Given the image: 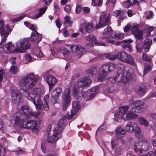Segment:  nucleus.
<instances>
[{"mask_svg": "<svg viewBox=\"0 0 156 156\" xmlns=\"http://www.w3.org/2000/svg\"><path fill=\"white\" fill-rule=\"evenodd\" d=\"M129 103L133 106V108L130 111H128L129 108V105L121 106L119 108V111L114 114L115 120L117 122H120L122 119L126 121L136 118L137 115L133 112V109L139 111L144 109L147 107L146 103L139 100L134 101L131 99L129 101Z\"/></svg>", "mask_w": 156, "mask_h": 156, "instance_id": "obj_1", "label": "nucleus"}, {"mask_svg": "<svg viewBox=\"0 0 156 156\" xmlns=\"http://www.w3.org/2000/svg\"><path fill=\"white\" fill-rule=\"evenodd\" d=\"M23 115L17 114L14 117L15 123L22 127L30 129L33 133H37L38 132L39 126L37 123L33 120L27 121L23 119Z\"/></svg>", "mask_w": 156, "mask_h": 156, "instance_id": "obj_2", "label": "nucleus"}, {"mask_svg": "<svg viewBox=\"0 0 156 156\" xmlns=\"http://www.w3.org/2000/svg\"><path fill=\"white\" fill-rule=\"evenodd\" d=\"M91 80L87 77H84L79 79L75 85L73 94L74 96L77 95L80 91L83 88L89 87L91 84Z\"/></svg>", "mask_w": 156, "mask_h": 156, "instance_id": "obj_3", "label": "nucleus"}, {"mask_svg": "<svg viewBox=\"0 0 156 156\" xmlns=\"http://www.w3.org/2000/svg\"><path fill=\"white\" fill-rule=\"evenodd\" d=\"M115 65L113 63L105 64L101 66L100 68L99 74L98 75V81H104L106 75L109 72L114 70Z\"/></svg>", "mask_w": 156, "mask_h": 156, "instance_id": "obj_4", "label": "nucleus"}, {"mask_svg": "<svg viewBox=\"0 0 156 156\" xmlns=\"http://www.w3.org/2000/svg\"><path fill=\"white\" fill-rule=\"evenodd\" d=\"M30 44L28 40L25 39H21L17 41L15 44V48L13 52L17 53H24L29 49Z\"/></svg>", "mask_w": 156, "mask_h": 156, "instance_id": "obj_5", "label": "nucleus"}, {"mask_svg": "<svg viewBox=\"0 0 156 156\" xmlns=\"http://www.w3.org/2000/svg\"><path fill=\"white\" fill-rule=\"evenodd\" d=\"M11 30L12 29L9 25H7L5 27L3 21L2 20H0V35L2 37V41L0 43V48H3V44L5 42L6 38L7 37Z\"/></svg>", "mask_w": 156, "mask_h": 156, "instance_id": "obj_6", "label": "nucleus"}, {"mask_svg": "<svg viewBox=\"0 0 156 156\" xmlns=\"http://www.w3.org/2000/svg\"><path fill=\"white\" fill-rule=\"evenodd\" d=\"M38 79L37 77L34 76L33 73H31L20 80L19 84L21 87H25L29 84V88L30 89L33 87Z\"/></svg>", "mask_w": 156, "mask_h": 156, "instance_id": "obj_7", "label": "nucleus"}, {"mask_svg": "<svg viewBox=\"0 0 156 156\" xmlns=\"http://www.w3.org/2000/svg\"><path fill=\"white\" fill-rule=\"evenodd\" d=\"M25 25L30 29L33 30L30 37L31 41L38 42L40 41L42 39L41 35L36 31L37 28L35 25L30 24L27 22H24Z\"/></svg>", "mask_w": 156, "mask_h": 156, "instance_id": "obj_8", "label": "nucleus"}, {"mask_svg": "<svg viewBox=\"0 0 156 156\" xmlns=\"http://www.w3.org/2000/svg\"><path fill=\"white\" fill-rule=\"evenodd\" d=\"M150 144L147 141L143 140L137 141L134 144V150L137 154H141L143 151H146L150 147Z\"/></svg>", "mask_w": 156, "mask_h": 156, "instance_id": "obj_9", "label": "nucleus"}, {"mask_svg": "<svg viewBox=\"0 0 156 156\" xmlns=\"http://www.w3.org/2000/svg\"><path fill=\"white\" fill-rule=\"evenodd\" d=\"M71 92L70 89L67 87L65 89L63 93L62 100L63 101V109L64 110L66 109L71 101Z\"/></svg>", "mask_w": 156, "mask_h": 156, "instance_id": "obj_10", "label": "nucleus"}, {"mask_svg": "<svg viewBox=\"0 0 156 156\" xmlns=\"http://www.w3.org/2000/svg\"><path fill=\"white\" fill-rule=\"evenodd\" d=\"M23 95L28 100L32 101L34 105L37 109H41L42 107V102L41 99V97H34L30 96V94L25 91L23 93Z\"/></svg>", "mask_w": 156, "mask_h": 156, "instance_id": "obj_11", "label": "nucleus"}, {"mask_svg": "<svg viewBox=\"0 0 156 156\" xmlns=\"http://www.w3.org/2000/svg\"><path fill=\"white\" fill-rule=\"evenodd\" d=\"M69 48L75 58L77 59L80 58L84 51V48L80 45H71Z\"/></svg>", "mask_w": 156, "mask_h": 156, "instance_id": "obj_12", "label": "nucleus"}, {"mask_svg": "<svg viewBox=\"0 0 156 156\" xmlns=\"http://www.w3.org/2000/svg\"><path fill=\"white\" fill-rule=\"evenodd\" d=\"M118 58L122 61L131 65L136 66V63L133 58L130 55L122 51L118 54Z\"/></svg>", "mask_w": 156, "mask_h": 156, "instance_id": "obj_13", "label": "nucleus"}, {"mask_svg": "<svg viewBox=\"0 0 156 156\" xmlns=\"http://www.w3.org/2000/svg\"><path fill=\"white\" fill-rule=\"evenodd\" d=\"M111 24V19L109 13H103L100 17L98 23V29L104 27L107 25Z\"/></svg>", "mask_w": 156, "mask_h": 156, "instance_id": "obj_14", "label": "nucleus"}, {"mask_svg": "<svg viewBox=\"0 0 156 156\" xmlns=\"http://www.w3.org/2000/svg\"><path fill=\"white\" fill-rule=\"evenodd\" d=\"M133 78L132 73L128 71L124 72L119 80V84L122 86H124L126 83L131 81Z\"/></svg>", "mask_w": 156, "mask_h": 156, "instance_id": "obj_15", "label": "nucleus"}, {"mask_svg": "<svg viewBox=\"0 0 156 156\" xmlns=\"http://www.w3.org/2000/svg\"><path fill=\"white\" fill-rule=\"evenodd\" d=\"M62 92V89L57 87L54 89L51 94V101L53 104L57 103L59 101V96Z\"/></svg>", "mask_w": 156, "mask_h": 156, "instance_id": "obj_16", "label": "nucleus"}, {"mask_svg": "<svg viewBox=\"0 0 156 156\" xmlns=\"http://www.w3.org/2000/svg\"><path fill=\"white\" fill-rule=\"evenodd\" d=\"M93 30V27L92 23H84L83 24L80 29V31L82 33L86 32H91Z\"/></svg>", "mask_w": 156, "mask_h": 156, "instance_id": "obj_17", "label": "nucleus"}, {"mask_svg": "<svg viewBox=\"0 0 156 156\" xmlns=\"http://www.w3.org/2000/svg\"><path fill=\"white\" fill-rule=\"evenodd\" d=\"M12 99L15 103H20L22 101V96L19 91H13L11 94Z\"/></svg>", "mask_w": 156, "mask_h": 156, "instance_id": "obj_18", "label": "nucleus"}, {"mask_svg": "<svg viewBox=\"0 0 156 156\" xmlns=\"http://www.w3.org/2000/svg\"><path fill=\"white\" fill-rule=\"evenodd\" d=\"M72 103V109L70 116V118L71 119L73 118L74 115L76 114L80 108V103L79 102L73 101Z\"/></svg>", "mask_w": 156, "mask_h": 156, "instance_id": "obj_19", "label": "nucleus"}, {"mask_svg": "<svg viewBox=\"0 0 156 156\" xmlns=\"http://www.w3.org/2000/svg\"><path fill=\"white\" fill-rule=\"evenodd\" d=\"M138 24L134 25L132 28V32L134 34L136 38L140 39L142 38V32L141 31L138 30Z\"/></svg>", "mask_w": 156, "mask_h": 156, "instance_id": "obj_20", "label": "nucleus"}, {"mask_svg": "<svg viewBox=\"0 0 156 156\" xmlns=\"http://www.w3.org/2000/svg\"><path fill=\"white\" fill-rule=\"evenodd\" d=\"M21 111L23 112V114L21 113V112H18L16 113L13 116V120H14V117L17 114H20L23 115L22 116V118L23 119V115L25 116L26 117H30V112L31 111V110L27 106H23L21 108Z\"/></svg>", "mask_w": 156, "mask_h": 156, "instance_id": "obj_21", "label": "nucleus"}, {"mask_svg": "<svg viewBox=\"0 0 156 156\" xmlns=\"http://www.w3.org/2000/svg\"><path fill=\"white\" fill-rule=\"evenodd\" d=\"M70 51L64 47L60 48V53L59 57L61 58L66 59L69 56Z\"/></svg>", "mask_w": 156, "mask_h": 156, "instance_id": "obj_22", "label": "nucleus"}, {"mask_svg": "<svg viewBox=\"0 0 156 156\" xmlns=\"http://www.w3.org/2000/svg\"><path fill=\"white\" fill-rule=\"evenodd\" d=\"M114 34L112 32V29L110 27L108 26L104 30L103 32V38L107 40L108 38L110 37L111 39L113 38Z\"/></svg>", "mask_w": 156, "mask_h": 156, "instance_id": "obj_23", "label": "nucleus"}, {"mask_svg": "<svg viewBox=\"0 0 156 156\" xmlns=\"http://www.w3.org/2000/svg\"><path fill=\"white\" fill-rule=\"evenodd\" d=\"M136 93L140 96H144L147 91L145 86L143 84H140L136 89Z\"/></svg>", "mask_w": 156, "mask_h": 156, "instance_id": "obj_24", "label": "nucleus"}, {"mask_svg": "<svg viewBox=\"0 0 156 156\" xmlns=\"http://www.w3.org/2000/svg\"><path fill=\"white\" fill-rule=\"evenodd\" d=\"M136 123L133 122H128L125 126L126 130L130 133L133 132L134 128L136 127Z\"/></svg>", "mask_w": 156, "mask_h": 156, "instance_id": "obj_25", "label": "nucleus"}, {"mask_svg": "<svg viewBox=\"0 0 156 156\" xmlns=\"http://www.w3.org/2000/svg\"><path fill=\"white\" fill-rule=\"evenodd\" d=\"M45 80L48 85H55L57 82L56 78L51 75L47 76Z\"/></svg>", "mask_w": 156, "mask_h": 156, "instance_id": "obj_26", "label": "nucleus"}, {"mask_svg": "<svg viewBox=\"0 0 156 156\" xmlns=\"http://www.w3.org/2000/svg\"><path fill=\"white\" fill-rule=\"evenodd\" d=\"M114 39H111L110 37H109L107 40V41L109 43L114 44L117 45H119L121 43H131L132 42V41L129 39L121 41L115 42Z\"/></svg>", "mask_w": 156, "mask_h": 156, "instance_id": "obj_27", "label": "nucleus"}, {"mask_svg": "<svg viewBox=\"0 0 156 156\" xmlns=\"http://www.w3.org/2000/svg\"><path fill=\"white\" fill-rule=\"evenodd\" d=\"M60 133H55V130H54V134L51 137H48L47 139V140L49 143H52L56 142L59 138V134Z\"/></svg>", "mask_w": 156, "mask_h": 156, "instance_id": "obj_28", "label": "nucleus"}, {"mask_svg": "<svg viewBox=\"0 0 156 156\" xmlns=\"http://www.w3.org/2000/svg\"><path fill=\"white\" fill-rule=\"evenodd\" d=\"M152 41L151 39H146L144 41L143 48L145 52H148L152 44Z\"/></svg>", "mask_w": 156, "mask_h": 156, "instance_id": "obj_29", "label": "nucleus"}, {"mask_svg": "<svg viewBox=\"0 0 156 156\" xmlns=\"http://www.w3.org/2000/svg\"><path fill=\"white\" fill-rule=\"evenodd\" d=\"M115 132L119 139H121L123 135L126 133V130L121 126L117 127L115 130Z\"/></svg>", "mask_w": 156, "mask_h": 156, "instance_id": "obj_30", "label": "nucleus"}, {"mask_svg": "<svg viewBox=\"0 0 156 156\" xmlns=\"http://www.w3.org/2000/svg\"><path fill=\"white\" fill-rule=\"evenodd\" d=\"M64 121L63 119H60L58 122V125L55 128V133H61L62 130V127L63 125Z\"/></svg>", "mask_w": 156, "mask_h": 156, "instance_id": "obj_31", "label": "nucleus"}, {"mask_svg": "<svg viewBox=\"0 0 156 156\" xmlns=\"http://www.w3.org/2000/svg\"><path fill=\"white\" fill-rule=\"evenodd\" d=\"M26 91L28 92L30 94V95L31 94L34 95V97H41L43 94L41 91V90L39 88H34L33 89L31 93H30L27 90H24V92Z\"/></svg>", "mask_w": 156, "mask_h": 156, "instance_id": "obj_32", "label": "nucleus"}, {"mask_svg": "<svg viewBox=\"0 0 156 156\" xmlns=\"http://www.w3.org/2000/svg\"><path fill=\"white\" fill-rule=\"evenodd\" d=\"M86 40L88 41H91L96 46L98 43L97 41V37L93 34H90L85 37Z\"/></svg>", "mask_w": 156, "mask_h": 156, "instance_id": "obj_33", "label": "nucleus"}, {"mask_svg": "<svg viewBox=\"0 0 156 156\" xmlns=\"http://www.w3.org/2000/svg\"><path fill=\"white\" fill-rule=\"evenodd\" d=\"M64 23L65 26L67 27H71L73 23V22L71 20L70 16L68 15L64 17Z\"/></svg>", "mask_w": 156, "mask_h": 156, "instance_id": "obj_34", "label": "nucleus"}, {"mask_svg": "<svg viewBox=\"0 0 156 156\" xmlns=\"http://www.w3.org/2000/svg\"><path fill=\"white\" fill-rule=\"evenodd\" d=\"M5 48L6 50V52L15 53L13 52L14 49V45L12 44V42H9L7 43L5 46Z\"/></svg>", "mask_w": 156, "mask_h": 156, "instance_id": "obj_35", "label": "nucleus"}, {"mask_svg": "<svg viewBox=\"0 0 156 156\" xmlns=\"http://www.w3.org/2000/svg\"><path fill=\"white\" fill-rule=\"evenodd\" d=\"M138 120L139 122L141 125H144L146 127L148 126H149L148 122L143 117L140 116L138 117Z\"/></svg>", "mask_w": 156, "mask_h": 156, "instance_id": "obj_36", "label": "nucleus"}, {"mask_svg": "<svg viewBox=\"0 0 156 156\" xmlns=\"http://www.w3.org/2000/svg\"><path fill=\"white\" fill-rule=\"evenodd\" d=\"M47 8L48 7L46 6H45L43 8H40L39 10V13L35 15V17L36 18H38L40 17L45 12Z\"/></svg>", "mask_w": 156, "mask_h": 156, "instance_id": "obj_37", "label": "nucleus"}, {"mask_svg": "<svg viewBox=\"0 0 156 156\" xmlns=\"http://www.w3.org/2000/svg\"><path fill=\"white\" fill-rule=\"evenodd\" d=\"M133 132H134L136 135L137 136L140 138L142 136L141 135V129L140 127L136 124V127H135Z\"/></svg>", "mask_w": 156, "mask_h": 156, "instance_id": "obj_38", "label": "nucleus"}, {"mask_svg": "<svg viewBox=\"0 0 156 156\" xmlns=\"http://www.w3.org/2000/svg\"><path fill=\"white\" fill-rule=\"evenodd\" d=\"M34 55L33 54L31 55L29 54H26L25 55V59L28 62L33 61L35 60V59H34Z\"/></svg>", "mask_w": 156, "mask_h": 156, "instance_id": "obj_39", "label": "nucleus"}, {"mask_svg": "<svg viewBox=\"0 0 156 156\" xmlns=\"http://www.w3.org/2000/svg\"><path fill=\"white\" fill-rule=\"evenodd\" d=\"M97 72V69L96 67H92L88 70V73L90 76H94Z\"/></svg>", "mask_w": 156, "mask_h": 156, "instance_id": "obj_40", "label": "nucleus"}, {"mask_svg": "<svg viewBox=\"0 0 156 156\" xmlns=\"http://www.w3.org/2000/svg\"><path fill=\"white\" fill-rule=\"evenodd\" d=\"M34 55V59H35V60H38V58L42 57L44 56L43 53L41 51L36 52Z\"/></svg>", "mask_w": 156, "mask_h": 156, "instance_id": "obj_41", "label": "nucleus"}, {"mask_svg": "<svg viewBox=\"0 0 156 156\" xmlns=\"http://www.w3.org/2000/svg\"><path fill=\"white\" fill-rule=\"evenodd\" d=\"M151 69V64L150 63L149 64L145 63L144 66V75L146 73L150 71Z\"/></svg>", "mask_w": 156, "mask_h": 156, "instance_id": "obj_42", "label": "nucleus"}, {"mask_svg": "<svg viewBox=\"0 0 156 156\" xmlns=\"http://www.w3.org/2000/svg\"><path fill=\"white\" fill-rule=\"evenodd\" d=\"M106 57L110 60H114L116 58H118V54L112 55L110 53L107 54L106 55Z\"/></svg>", "mask_w": 156, "mask_h": 156, "instance_id": "obj_43", "label": "nucleus"}, {"mask_svg": "<svg viewBox=\"0 0 156 156\" xmlns=\"http://www.w3.org/2000/svg\"><path fill=\"white\" fill-rule=\"evenodd\" d=\"M51 53L53 55H58L59 57V54L60 53V48L59 49H57L56 48H50Z\"/></svg>", "mask_w": 156, "mask_h": 156, "instance_id": "obj_44", "label": "nucleus"}, {"mask_svg": "<svg viewBox=\"0 0 156 156\" xmlns=\"http://www.w3.org/2000/svg\"><path fill=\"white\" fill-rule=\"evenodd\" d=\"M124 37V35L123 34H115L113 35V38L116 40L122 39Z\"/></svg>", "mask_w": 156, "mask_h": 156, "instance_id": "obj_45", "label": "nucleus"}, {"mask_svg": "<svg viewBox=\"0 0 156 156\" xmlns=\"http://www.w3.org/2000/svg\"><path fill=\"white\" fill-rule=\"evenodd\" d=\"M98 91V87H93L90 90L91 93V98L94 97L95 95V94L97 93Z\"/></svg>", "mask_w": 156, "mask_h": 156, "instance_id": "obj_46", "label": "nucleus"}, {"mask_svg": "<svg viewBox=\"0 0 156 156\" xmlns=\"http://www.w3.org/2000/svg\"><path fill=\"white\" fill-rule=\"evenodd\" d=\"M126 43L125 44H123L122 45V47L124 49L126 48H128L129 51H131L132 50V47H131L130 44L129 43Z\"/></svg>", "mask_w": 156, "mask_h": 156, "instance_id": "obj_47", "label": "nucleus"}, {"mask_svg": "<svg viewBox=\"0 0 156 156\" xmlns=\"http://www.w3.org/2000/svg\"><path fill=\"white\" fill-rule=\"evenodd\" d=\"M40 111H37L35 112H33L31 110L30 114V117L31 116H33L34 117L37 118L40 114Z\"/></svg>", "mask_w": 156, "mask_h": 156, "instance_id": "obj_48", "label": "nucleus"}, {"mask_svg": "<svg viewBox=\"0 0 156 156\" xmlns=\"http://www.w3.org/2000/svg\"><path fill=\"white\" fill-rule=\"evenodd\" d=\"M18 70V68L16 66H13L11 67L10 72L13 74L16 73Z\"/></svg>", "mask_w": 156, "mask_h": 156, "instance_id": "obj_49", "label": "nucleus"}, {"mask_svg": "<svg viewBox=\"0 0 156 156\" xmlns=\"http://www.w3.org/2000/svg\"><path fill=\"white\" fill-rule=\"evenodd\" d=\"M119 77V75H118L115 77H111L109 78V81L112 83H115L116 80L118 79Z\"/></svg>", "mask_w": 156, "mask_h": 156, "instance_id": "obj_50", "label": "nucleus"}, {"mask_svg": "<svg viewBox=\"0 0 156 156\" xmlns=\"http://www.w3.org/2000/svg\"><path fill=\"white\" fill-rule=\"evenodd\" d=\"M142 59L148 62L151 61V58L148 57L146 54L143 53L142 54Z\"/></svg>", "mask_w": 156, "mask_h": 156, "instance_id": "obj_51", "label": "nucleus"}, {"mask_svg": "<svg viewBox=\"0 0 156 156\" xmlns=\"http://www.w3.org/2000/svg\"><path fill=\"white\" fill-rule=\"evenodd\" d=\"M143 48L142 44L141 43L137 44L136 46V49L137 51H140Z\"/></svg>", "mask_w": 156, "mask_h": 156, "instance_id": "obj_52", "label": "nucleus"}, {"mask_svg": "<svg viewBox=\"0 0 156 156\" xmlns=\"http://www.w3.org/2000/svg\"><path fill=\"white\" fill-rule=\"evenodd\" d=\"M118 144V140L117 139L112 140L111 142L112 148H114Z\"/></svg>", "mask_w": 156, "mask_h": 156, "instance_id": "obj_53", "label": "nucleus"}, {"mask_svg": "<svg viewBox=\"0 0 156 156\" xmlns=\"http://www.w3.org/2000/svg\"><path fill=\"white\" fill-rule=\"evenodd\" d=\"M115 0H107L106 4L108 6H114L115 4Z\"/></svg>", "mask_w": 156, "mask_h": 156, "instance_id": "obj_54", "label": "nucleus"}, {"mask_svg": "<svg viewBox=\"0 0 156 156\" xmlns=\"http://www.w3.org/2000/svg\"><path fill=\"white\" fill-rule=\"evenodd\" d=\"M5 73V70L4 69H0V83L2 81Z\"/></svg>", "mask_w": 156, "mask_h": 156, "instance_id": "obj_55", "label": "nucleus"}, {"mask_svg": "<svg viewBox=\"0 0 156 156\" xmlns=\"http://www.w3.org/2000/svg\"><path fill=\"white\" fill-rule=\"evenodd\" d=\"M141 156H156V150H155L154 152L153 151H150L147 154L142 155Z\"/></svg>", "mask_w": 156, "mask_h": 156, "instance_id": "obj_56", "label": "nucleus"}, {"mask_svg": "<svg viewBox=\"0 0 156 156\" xmlns=\"http://www.w3.org/2000/svg\"><path fill=\"white\" fill-rule=\"evenodd\" d=\"M5 154V148L2 146L0 144V156H4Z\"/></svg>", "mask_w": 156, "mask_h": 156, "instance_id": "obj_57", "label": "nucleus"}, {"mask_svg": "<svg viewBox=\"0 0 156 156\" xmlns=\"http://www.w3.org/2000/svg\"><path fill=\"white\" fill-rule=\"evenodd\" d=\"M94 44L92 42H88L86 44L85 47L87 49H90L94 46Z\"/></svg>", "mask_w": 156, "mask_h": 156, "instance_id": "obj_58", "label": "nucleus"}, {"mask_svg": "<svg viewBox=\"0 0 156 156\" xmlns=\"http://www.w3.org/2000/svg\"><path fill=\"white\" fill-rule=\"evenodd\" d=\"M49 97V95L48 94H47L44 96L43 98L44 103H48Z\"/></svg>", "mask_w": 156, "mask_h": 156, "instance_id": "obj_59", "label": "nucleus"}, {"mask_svg": "<svg viewBox=\"0 0 156 156\" xmlns=\"http://www.w3.org/2000/svg\"><path fill=\"white\" fill-rule=\"evenodd\" d=\"M25 15H23L19 17H17L16 18L12 20V21L13 22H17L19 20H20L23 18L24 17H25Z\"/></svg>", "mask_w": 156, "mask_h": 156, "instance_id": "obj_60", "label": "nucleus"}, {"mask_svg": "<svg viewBox=\"0 0 156 156\" xmlns=\"http://www.w3.org/2000/svg\"><path fill=\"white\" fill-rule=\"evenodd\" d=\"M83 10L84 13L87 14L89 13L90 9L88 7H84L83 8Z\"/></svg>", "mask_w": 156, "mask_h": 156, "instance_id": "obj_61", "label": "nucleus"}, {"mask_svg": "<svg viewBox=\"0 0 156 156\" xmlns=\"http://www.w3.org/2000/svg\"><path fill=\"white\" fill-rule=\"evenodd\" d=\"M148 15L146 16V18L148 20H149L152 18L153 17V13L151 11H149L147 12Z\"/></svg>", "mask_w": 156, "mask_h": 156, "instance_id": "obj_62", "label": "nucleus"}, {"mask_svg": "<svg viewBox=\"0 0 156 156\" xmlns=\"http://www.w3.org/2000/svg\"><path fill=\"white\" fill-rule=\"evenodd\" d=\"M43 108L46 111H48L49 109V106L48 105V103H44L42 105Z\"/></svg>", "mask_w": 156, "mask_h": 156, "instance_id": "obj_63", "label": "nucleus"}, {"mask_svg": "<svg viewBox=\"0 0 156 156\" xmlns=\"http://www.w3.org/2000/svg\"><path fill=\"white\" fill-rule=\"evenodd\" d=\"M56 25L57 27L58 28H60L62 25V24L60 22V20L58 18H57L55 21Z\"/></svg>", "mask_w": 156, "mask_h": 156, "instance_id": "obj_64", "label": "nucleus"}]
</instances>
